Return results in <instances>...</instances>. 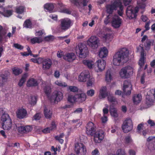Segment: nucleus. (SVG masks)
I'll list each match as a JSON object with an SVG mask.
<instances>
[{"instance_id": "nucleus-29", "label": "nucleus", "mask_w": 155, "mask_h": 155, "mask_svg": "<svg viewBox=\"0 0 155 155\" xmlns=\"http://www.w3.org/2000/svg\"><path fill=\"white\" fill-rule=\"evenodd\" d=\"M142 99V96L140 94H135L133 97L134 103L135 104H139Z\"/></svg>"}, {"instance_id": "nucleus-56", "label": "nucleus", "mask_w": 155, "mask_h": 155, "mask_svg": "<svg viewBox=\"0 0 155 155\" xmlns=\"http://www.w3.org/2000/svg\"><path fill=\"white\" fill-rule=\"evenodd\" d=\"M110 15H109L107 16L106 18L104 19V23L106 25H107L110 21V19L111 17Z\"/></svg>"}, {"instance_id": "nucleus-52", "label": "nucleus", "mask_w": 155, "mask_h": 155, "mask_svg": "<svg viewBox=\"0 0 155 155\" xmlns=\"http://www.w3.org/2000/svg\"><path fill=\"white\" fill-rule=\"evenodd\" d=\"M94 94V91L92 89L88 90L87 92V95L90 97H92Z\"/></svg>"}, {"instance_id": "nucleus-40", "label": "nucleus", "mask_w": 155, "mask_h": 155, "mask_svg": "<svg viewBox=\"0 0 155 155\" xmlns=\"http://www.w3.org/2000/svg\"><path fill=\"white\" fill-rule=\"evenodd\" d=\"M7 76L4 74L0 75V86H2L4 82L7 80Z\"/></svg>"}, {"instance_id": "nucleus-2", "label": "nucleus", "mask_w": 155, "mask_h": 155, "mask_svg": "<svg viewBox=\"0 0 155 155\" xmlns=\"http://www.w3.org/2000/svg\"><path fill=\"white\" fill-rule=\"evenodd\" d=\"M129 52L126 48H122L115 53L113 56L114 65L119 66L126 63L128 60Z\"/></svg>"}, {"instance_id": "nucleus-61", "label": "nucleus", "mask_w": 155, "mask_h": 155, "mask_svg": "<svg viewBox=\"0 0 155 155\" xmlns=\"http://www.w3.org/2000/svg\"><path fill=\"white\" fill-rule=\"evenodd\" d=\"M72 122L73 123H77L78 124L76 125L77 126L80 127L82 124V123L80 122V119L74 120L72 121Z\"/></svg>"}, {"instance_id": "nucleus-5", "label": "nucleus", "mask_w": 155, "mask_h": 155, "mask_svg": "<svg viewBox=\"0 0 155 155\" xmlns=\"http://www.w3.org/2000/svg\"><path fill=\"white\" fill-rule=\"evenodd\" d=\"M133 69L132 67L127 66L123 68L119 73L120 75L122 78H129L133 74Z\"/></svg>"}, {"instance_id": "nucleus-31", "label": "nucleus", "mask_w": 155, "mask_h": 155, "mask_svg": "<svg viewBox=\"0 0 155 155\" xmlns=\"http://www.w3.org/2000/svg\"><path fill=\"white\" fill-rule=\"evenodd\" d=\"M24 27L27 28L31 29L32 28V23L30 19H26L23 24Z\"/></svg>"}, {"instance_id": "nucleus-46", "label": "nucleus", "mask_w": 155, "mask_h": 155, "mask_svg": "<svg viewBox=\"0 0 155 155\" xmlns=\"http://www.w3.org/2000/svg\"><path fill=\"white\" fill-rule=\"evenodd\" d=\"M117 155H125V151L124 150H122L121 149H118L117 152L116 153ZM108 155H115V154H109Z\"/></svg>"}, {"instance_id": "nucleus-7", "label": "nucleus", "mask_w": 155, "mask_h": 155, "mask_svg": "<svg viewBox=\"0 0 155 155\" xmlns=\"http://www.w3.org/2000/svg\"><path fill=\"white\" fill-rule=\"evenodd\" d=\"M86 98V95L85 94L82 93L76 95L75 96L72 95H69L68 98V101L70 103L74 102L78 99V100L81 103L84 101Z\"/></svg>"}, {"instance_id": "nucleus-28", "label": "nucleus", "mask_w": 155, "mask_h": 155, "mask_svg": "<svg viewBox=\"0 0 155 155\" xmlns=\"http://www.w3.org/2000/svg\"><path fill=\"white\" fill-rule=\"evenodd\" d=\"M83 63L89 69L92 68L94 66V61L91 60H84L83 61Z\"/></svg>"}, {"instance_id": "nucleus-11", "label": "nucleus", "mask_w": 155, "mask_h": 155, "mask_svg": "<svg viewBox=\"0 0 155 155\" xmlns=\"http://www.w3.org/2000/svg\"><path fill=\"white\" fill-rule=\"evenodd\" d=\"M78 49L77 50L79 57L81 58L86 57L88 53V50L86 46L84 44H79L78 45Z\"/></svg>"}, {"instance_id": "nucleus-60", "label": "nucleus", "mask_w": 155, "mask_h": 155, "mask_svg": "<svg viewBox=\"0 0 155 155\" xmlns=\"http://www.w3.org/2000/svg\"><path fill=\"white\" fill-rule=\"evenodd\" d=\"M41 118V114L40 113H37L33 116V119L35 120H38Z\"/></svg>"}, {"instance_id": "nucleus-53", "label": "nucleus", "mask_w": 155, "mask_h": 155, "mask_svg": "<svg viewBox=\"0 0 155 155\" xmlns=\"http://www.w3.org/2000/svg\"><path fill=\"white\" fill-rule=\"evenodd\" d=\"M125 143L127 144L131 143L132 142L131 137L129 136H126L125 139Z\"/></svg>"}, {"instance_id": "nucleus-13", "label": "nucleus", "mask_w": 155, "mask_h": 155, "mask_svg": "<svg viewBox=\"0 0 155 155\" xmlns=\"http://www.w3.org/2000/svg\"><path fill=\"white\" fill-rule=\"evenodd\" d=\"M100 41L98 38L95 36H91L87 40V45L93 49H95L99 46Z\"/></svg>"}, {"instance_id": "nucleus-63", "label": "nucleus", "mask_w": 155, "mask_h": 155, "mask_svg": "<svg viewBox=\"0 0 155 155\" xmlns=\"http://www.w3.org/2000/svg\"><path fill=\"white\" fill-rule=\"evenodd\" d=\"M92 155H99V152L97 149H95L92 152Z\"/></svg>"}, {"instance_id": "nucleus-24", "label": "nucleus", "mask_w": 155, "mask_h": 155, "mask_svg": "<svg viewBox=\"0 0 155 155\" xmlns=\"http://www.w3.org/2000/svg\"><path fill=\"white\" fill-rule=\"evenodd\" d=\"M38 83L36 79L33 78L29 79L27 83V86L28 87H35L38 86Z\"/></svg>"}, {"instance_id": "nucleus-49", "label": "nucleus", "mask_w": 155, "mask_h": 155, "mask_svg": "<svg viewBox=\"0 0 155 155\" xmlns=\"http://www.w3.org/2000/svg\"><path fill=\"white\" fill-rule=\"evenodd\" d=\"M54 39V37L52 35H48L45 37L44 38V40L46 41H53Z\"/></svg>"}, {"instance_id": "nucleus-38", "label": "nucleus", "mask_w": 155, "mask_h": 155, "mask_svg": "<svg viewBox=\"0 0 155 155\" xmlns=\"http://www.w3.org/2000/svg\"><path fill=\"white\" fill-rule=\"evenodd\" d=\"M13 73L15 75L17 76L21 74L22 71L21 69L16 67H14L12 69Z\"/></svg>"}, {"instance_id": "nucleus-30", "label": "nucleus", "mask_w": 155, "mask_h": 155, "mask_svg": "<svg viewBox=\"0 0 155 155\" xmlns=\"http://www.w3.org/2000/svg\"><path fill=\"white\" fill-rule=\"evenodd\" d=\"M42 41L41 38L36 37L31 38L30 40V42L32 44H34L37 43L39 44L41 43Z\"/></svg>"}, {"instance_id": "nucleus-48", "label": "nucleus", "mask_w": 155, "mask_h": 155, "mask_svg": "<svg viewBox=\"0 0 155 155\" xmlns=\"http://www.w3.org/2000/svg\"><path fill=\"white\" fill-rule=\"evenodd\" d=\"M25 134H26L31 132L33 129L32 127L30 125L25 126Z\"/></svg>"}, {"instance_id": "nucleus-58", "label": "nucleus", "mask_w": 155, "mask_h": 155, "mask_svg": "<svg viewBox=\"0 0 155 155\" xmlns=\"http://www.w3.org/2000/svg\"><path fill=\"white\" fill-rule=\"evenodd\" d=\"M14 46L15 48L20 50H22L23 48V46L18 43L14 44Z\"/></svg>"}, {"instance_id": "nucleus-55", "label": "nucleus", "mask_w": 155, "mask_h": 155, "mask_svg": "<svg viewBox=\"0 0 155 155\" xmlns=\"http://www.w3.org/2000/svg\"><path fill=\"white\" fill-rule=\"evenodd\" d=\"M41 58H38L37 59L32 58L31 59V60L34 63L40 64L41 63Z\"/></svg>"}, {"instance_id": "nucleus-20", "label": "nucleus", "mask_w": 155, "mask_h": 155, "mask_svg": "<svg viewBox=\"0 0 155 155\" xmlns=\"http://www.w3.org/2000/svg\"><path fill=\"white\" fill-rule=\"evenodd\" d=\"M90 77V74L87 71H82L79 76V81L81 82H86Z\"/></svg>"}, {"instance_id": "nucleus-8", "label": "nucleus", "mask_w": 155, "mask_h": 155, "mask_svg": "<svg viewBox=\"0 0 155 155\" xmlns=\"http://www.w3.org/2000/svg\"><path fill=\"white\" fill-rule=\"evenodd\" d=\"M145 47V45L140 44L139 47L137 48V52H140V58L138 62V64L140 66V71H142L143 67L144 66V48Z\"/></svg>"}, {"instance_id": "nucleus-16", "label": "nucleus", "mask_w": 155, "mask_h": 155, "mask_svg": "<svg viewBox=\"0 0 155 155\" xmlns=\"http://www.w3.org/2000/svg\"><path fill=\"white\" fill-rule=\"evenodd\" d=\"M132 86L130 81L126 80L124 81L123 91L124 94L127 95L131 94Z\"/></svg>"}, {"instance_id": "nucleus-39", "label": "nucleus", "mask_w": 155, "mask_h": 155, "mask_svg": "<svg viewBox=\"0 0 155 155\" xmlns=\"http://www.w3.org/2000/svg\"><path fill=\"white\" fill-rule=\"evenodd\" d=\"M107 99L109 102L110 103L117 102V99L112 94L109 93L107 96Z\"/></svg>"}, {"instance_id": "nucleus-33", "label": "nucleus", "mask_w": 155, "mask_h": 155, "mask_svg": "<svg viewBox=\"0 0 155 155\" xmlns=\"http://www.w3.org/2000/svg\"><path fill=\"white\" fill-rule=\"evenodd\" d=\"M44 8L51 13L54 8V6L52 3H47L44 5Z\"/></svg>"}, {"instance_id": "nucleus-64", "label": "nucleus", "mask_w": 155, "mask_h": 155, "mask_svg": "<svg viewBox=\"0 0 155 155\" xmlns=\"http://www.w3.org/2000/svg\"><path fill=\"white\" fill-rule=\"evenodd\" d=\"M44 34V31L43 30H40L36 31L35 33V35L36 36H41Z\"/></svg>"}, {"instance_id": "nucleus-42", "label": "nucleus", "mask_w": 155, "mask_h": 155, "mask_svg": "<svg viewBox=\"0 0 155 155\" xmlns=\"http://www.w3.org/2000/svg\"><path fill=\"white\" fill-rule=\"evenodd\" d=\"M103 38L106 41H108L111 40L112 36L110 34H106L103 35Z\"/></svg>"}, {"instance_id": "nucleus-47", "label": "nucleus", "mask_w": 155, "mask_h": 155, "mask_svg": "<svg viewBox=\"0 0 155 155\" xmlns=\"http://www.w3.org/2000/svg\"><path fill=\"white\" fill-rule=\"evenodd\" d=\"M68 89L71 91L73 92H77L78 90V89L77 87L73 86H69Z\"/></svg>"}, {"instance_id": "nucleus-44", "label": "nucleus", "mask_w": 155, "mask_h": 155, "mask_svg": "<svg viewBox=\"0 0 155 155\" xmlns=\"http://www.w3.org/2000/svg\"><path fill=\"white\" fill-rule=\"evenodd\" d=\"M55 83L58 86L63 87H66L67 86V85L66 83L63 82L61 81H55Z\"/></svg>"}, {"instance_id": "nucleus-18", "label": "nucleus", "mask_w": 155, "mask_h": 155, "mask_svg": "<svg viewBox=\"0 0 155 155\" xmlns=\"http://www.w3.org/2000/svg\"><path fill=\"white\" fill-rule=\"evenodd\" d=\"M16 114L17 117L19 119L26 118L28 116L27 111L23 107L18 109L16 112Z\"/></svg>"}, {"instance_id": "nucleus-57", "label": "nucleus", "mask_w": 155, "mask_h": 155, "mask_svg": "<svg viewBox=\"0 0 155 155\" xmlns=\"http://www.w3.org/2000/svg\"><path fill=\"white\" fill-rule=\"evenodd\" d=\"M57 56L59 58H61L62 57H63L64 56V52L61 51L60 50L58 51L57 52Z\"/></svg>"}, {"instance_id": "nucleus-1", "label": "nucleus", "mask_w": 155, "mask_h": 155, "mask_svg": "<svg viewBox=\"0 0 155 155\" xmlns=\"http://www.w3.org/2000/svg\"><path fill=\"white\" fill-rule=\"evenodd\" d=\"M96 126L91 121L87 124L86 126V133L88 135L94 136V140L95 143H100L104 137V132L102 131L96 132Z\"/></svg>"}, {"instance_id": "nucleus-34", "label": "nucleus", "mask_w": 155, "mask_h": 155, "mask_svg": "<svg viewBox=\"0 0 155 155\" xmlns=\"http://www.w3.org/2000/svg\"><path fill=\"white\" fill-rule=\"evenodd\" d=\"M44 114L46 118L47 119H50L51 117L52 112L50 110H48L46 107H45L44 110Z\"/></svg>"}, {"instance_id": "nucleus-54", "label": "nucleus", "mask_w": 155, "mask_h": 155, "mask_svg": "<svg viewBox=\"0 0 155 155\" xmlns=\"http://www.w3.org/2000/svg\"><path fill=\"white\" fill-rule=\"evenodd\" d=\"M143 124L141 123L139 124L137 127V132L139 133H140L141 130H143Z\"/></svg>"}, {"instance_id": "nucleus-45", "label": "nucleus", "mask_w": 155, "mask_h": 155, "mask_svg": "<svg viewBox=\"0 0 155 155\" xmlns=\"http://www.w3.org/2000/svg\"><path fill=\"white\" fill-rule=\"evenodd\" d=\"M44 91L46 95L48 97L51 92V90L48 87H45L44 88Z\"/></svg>"}, {"instance_id": "nucleus-50", "label": "nucleus", "mask_w": 155, "mask_h": 155, "mask_svg": "<svg viewBox=\"0 0 155 155\" xmlns=\"http://www.w3.org/2000/svg\"><path fill=\"white\" fill-rule=\"evenodd\" d=\"M25 126H20L18 127V132L21 134H25Z\"/></svg>"}, {"instance_id": "nucleus-27", "label": "nucleus", "mask_w": 155, "mask_h": 155, "mask_svg": "<svg viewBox=\"0 0 155 155\" xmlns=\"http://www.w3.org/2000/svg\"><path fill=\"white\" fill-rule=\"evenodd\" d=\"M113 72L110 69L108 70L105 75V80L107 82H110L113 78Z\"/></svg>"}, {"instance_id": "nucleus-12", "label": "nucleus", "mask_w": 155, "mask_h": 155, "mask_svg": "<svg viewBox=\"0 0 155 155\" xmlns=\"http://www.w3.org/2000/svg\"><path fill=\"white\" fill-rule=\"evenodd\" d=\"M153 97L155 98V91L152 89L149 91L147 92V95H146V108L153 105V100L152 98Z\"/></svg>"}, {"instance_id": "nucleus-9", "label": "nucleus", "mask_w": 155, "mask_h": 155, "mask_svg": "<svg viewBox=\"0 0 155 155\" xmlns=\"http://www.w3.org/2000/svg\"><path fill=\"white\" fill-rule=\"evenodd\" d=\"M139 10V8L137 6L133 8L132 6H128L126 11V15L130 19H132L136 18L137 17V13Z\"/></svg>"}, {"instance_id": "nucleus-36", "label": "nucleus", "mask_w": 155, "mask_h": 155, "mask_svg": "<svg viewBox=\"0 0 155 155\" xmlns=\"http://www.w3.org/2000/svg\"><path fill=\"white\" fill-rule=\"evenodd\" d=\"M110 115L114 118L118 117V114L117 113V109L115 108H111L110 109Z\"/></svg>"}, {"instance_id": "nucleus-21", "label": "nucleus", "mask_w": 155, "mask_h": 155, "mask_svg": "<svg viewBox=\"0 0 155 155\" xmlns=\"http://www.w3.org/2000/svg\"><path fill=\"white\" fill-rule=\"evenodd\" d=\"M89 0H71V2L74 5L79 7L82 5L83 7L86 6Z\"/></svg>"}, {"instance_id": "nucleus-32", "label": "nucleus", "mask_w": 155, "mask_h": 155, "mask_svg": "<svg viewBox=\"0 0 155 155\" xmlns=\"http://www.w3.org/2000/svg\"><path fill=\"white\" fill-rule=\"evenodd\" d=\"M27 77L28 74L27 73H25L23 75L18 83V85L19 87H21L23 85L25 82L26 78Z\"/></svg>"}, {"instance_id": "nucleus-6", "label": "nucleus", "mask_w": 155, "mask_h": 155, "mask_svg": "<svg viewBox=\"0 0 155 155\" xmlns=\"http://www.w3.org/2000/svg\"><path fill=\"white\" fill-rule=\"evenodd\" d=\"M63 97V94L61 91L56 90L52 93L50 97V100L51 103L58 104L62 100Z\"/></svg>"}, {"instance_id": "nucleus-37", "label": "nucleus", "mask_w": 155, "mask_h": 155, "mask_svg": "<svg viewBox=\"0 0 155 155\" xmlns=\"http://www.w3.org/2000/svg\"><path fill=\"white\" fill-rule=\"evenodd\" d=\"M12 12L13 11L12 10H5L4 12H0V14L5 17H9L12 15Z\"/></svg>"}, {"instance_id": "nucleus-26", "label": "nucleus", "mask_w": 155, "mask_h": 155, "mask_svg": "<svg viewBox=\"0 0 155 155\" xmlns=\"http://www.w3.org/2000/svg\"><path fill=\"white\" fill-rule=\"evenodd\" d=\"M108 51L105 47L101 48L99 52L98 55L101 58L106 57L108 55Z\"/></svg>"}, {"instance_id": "nucleus-4", "label": "nucleus", "mask_w": 155, "mask_h": 155, "mask_svg": "<svg viewBox=\"0 0 155 155\" xmlns=\"http://www.w3.org/2000/svg\"><path fill=\"white\" fill-rule=\"evenodd\" d=\"M2 121V126L4 130H9L12 126V121L9 115L4 113L1 117Z\"/></svg>"}, {"instance_id": "nucleus-43", "label": "nucleus", "mask_w": 155, "mask_h": 155, "mask_svg": "<svg viewBox=\"0 0 155 155\" xmlns=\"http://www.w3.org/2000/svg\"><path fill=\"white\" fill-rule=\"evenodd\" d=\"M37 101V98L36 96H32L31 97V100L30 101V104L31 105L36 104Z\"/></svg>"}, {"instance_id": "nucleus-3", "label": "nucleus", "mask_w": 155, "mask_h": 155, "mask_svg": "<svg viewBox=\"0 0 155 155\" xmlns=\"http://www.w3.org/2000/svg\"><path fill=\"white\" fill-rule=\"evenodd\" d=\"M106 11L109 15L112 14L114 11L117 10L118 8L119 9L117 11V13L121 16L123 13V6L120 0H115L110 4H107L106 6Z\"/></svg>"}, {"instance_id": "nucleus-17", "label": "nucleus", "mask_w": 155, "mask_h": 155, "mask_svg": "<svg viewBox=\"0 0 155 155\" xmlns=\"http://www.w3.org/2000/svg\"><path fill=\"white\" fill-rule=\"evenodd\" d=\"M61 29L65 31L70 27L71 22L70 19H64L61 20Z\"/></svg>"}, {"instance_id": "nucleus-15", "label": "nucleus", "mask_w": 155, "mask_h": 155, "mask_svg": "<svg viewBox=\"0 0 155 155\" xmlns=\"http://www.w3.org/2000/svg\"><path fill=\"white\" fill-rule=\"evenodd\" d=\"M41 64H42V68L43 70H48L51 68L52 64V61L48 58H41Z\"/></svg>"}, {"instance_id": "nucleus-35", "label": "nucleus", "mask_w": 155, "mask_h": 155, "mask_svg": "<svg viewBox=\"0 0 155 155\" xmlns=\"http://www.w3.org/2000/svg\"><path fill=\"white\" fill-rule=\"evenodd\" d=\"M15 10L16 13L21 14L24 12L25 10V7L23 6H20L16 7Z\"/></svg>"}, {"instance_id": "nucleus-62", "label": "nucleus", "mask_w": 155, "mask_h": 155, "mask_svg": "<svg viewBox=\"0 0 155 155\" xmlns=\"http://www.w3.org/2000/svg\"><path fill=\"white\" fill-rule=\"evenodd\" d=\"M61 12L65 13L70 14L71 13V11L68 8H64L63 9Z\"/></svg>"}, {"instance_id": "nucleus-14", "label": "nucleus", "mask_w": 155, "mask_h": 155, "mask_svg": "<svg viewBox=\"0 0 155 155\" xmlns=\"http://www.w3.org/2000/svg\"><path fill=\"white\" fill-rule=\"evenodd\" d=\"M133 125L131 120L130 118H127L124 122L122 126V128L123 132L127 133L131 130Z\"/></svg>"}, {"instance_id": "nucleus-59", "label": "nucleus", "mask_w": 155, "mask_h": 155, "mask_svg": "<svg viewBox=\"0 0 155 155\" xmlns=\"http://www.w3.org/2000/svg\"><path fill=\"white\" fill-rule=\"evenodd\" d=\"M6 33V31L3 29V27L0 25V34L1 35H5Z\"/></svg>"}, {"instance_id": "nucleus-10", "label": "nucleus", "mask_w": 155, "mask_h": 155, "mask_svg": "<svg viewBox=\"0 0 155 155\" xmlns=\"http://www.w3.org/2000/svg\"><path fill=\"white\" fill-rule=\"evenodd\" d=\"M74 150L77 155H85L87 152L86 146L81 143L75 144Z\"/></svg>"}, {"instance_id": "nucleus-23", "label": "nucleus", "mask_w": 155, "mask_h": 155, "mask_svg": "<svg viewBox=\"0 0 155 155\" xmlns=\"http://www.w3.org/2000/svg\"><path fill=\"white\" fill-rule=\"evenodd\" d=\"M76 58L75 54L72 52L68 53L63 56V59L68 62H72Z\"/></svg>"}, {"instance_id": "nucleus-22", "label": "nucleus", "mask_w": 155, "mask_h": 155, "mask_svg": "<svg viewBox=\"0 0 155 155\" xmlns=\"http://www.w3.org/2000/svg\"><path fill=\"white\" fill-rule=\"evenodd\" d=\"M97 65L99 71H102L105 68L106 65V61L103 59L98 60L95 64V66Z\"/></svg>"}, {"instance_id": "nucleus-51", "label": "nucleus", "mask_w": 155, "mask_h": 155, "mask_svg": "<svg viewBox=\"0 0 155 155\" xmlns=\"http://www.w3.org/2000/svg\"><path fill=\"white\" fill-rule=\"evenodd\" d=\"M142 3H139L137 2V4L140 8H145V0H141Z\"/></svg>"}, {"instance_id": "nucleus-41", "label": "nucleus", "mask_w": 155, "mask_h": 155, "mask_svg": "<svg viewBox=\"0 0 155 155\" xmlns=\"http://www.w3.org/2000/svg\"><path fill=\"white\" fill-rule=\"evenodd\" d=\"M147 45H146V50H149L150 47L151 45H153L154 43V41L153 40H149L147 41Z\"/></svg>"}, {"instance_id": "nucleus-19", "label": "nucleus", "mask_w": 155, "mask_h": 155, "mask_svg": "<svg viewBox=\"0 0 155 155\" xmlns=\"http://www.w3.org/2000/svg\"><path fill=\"white\" fill-rule=\"evenodd\" d=\"M122 23V19L118 16L114 15L112 18V25L114 27L117 28H119Z\"/></svg>"}, {"instance_id": "nucleus-25", "label": "nucleus", "mask_w": 155, "mask_h": 155, "mask_svg": "<svg viewBox=\"0 0 155 155\" xmlns=\"http://www.w3.org/2000/svg\"><path fill=\"white\" fill-rule=\"evenodd\" d=\"M108 94L107 88L106 86H103L100 90L99 97L100 99L104 98L107 97Z\"/></svg>"}]
</instances>
